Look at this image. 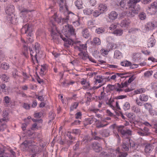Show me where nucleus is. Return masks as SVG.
<instances>
[{
  "mask_svg": "<svg viewBox=\"0 0 157 157\" xmlns=\"http://www.w3.org/2000/svg\"><path fill=\"white\" fill-rule=\"evenodd\" d=\"M127 74L126 73H117V76L118 77H120L121 78H126L128 77V76H126L125 75H126Z\"/></svg>",
  "mask_w": 157,
  "mask_h": 157,
  "instance_id": "052dcab7",
  "label": "nucleus"
},
{
  "mask_svg": "<svg viewBox=\"0 0 157 157\" xmlns=\"http://www.w3.org/2000/svg\"><path fill=\"white\" fill-rule=\"evenodd\" d=\"M75 4L78 9L82 7V0H77L75 2Z\"/></svg>",
  "mask_w": 157,
  "mask_h": 157,
  "instance_id": "2f4dec72",
  "label": "nucleus"
},
{
  "mask_svg": "<svg viewBox=\"0 0 157 157\" xmlns=\"http://www.w3.org/2000/svg\"><path fill=\"white\" fill-rule=\"evenodd\" d=\"M151 24V22H149L145 25V28L147 31H148L153 29Z\"/></svg>",
  "mask_w": 157,
  "mask_h": 157,
  "instance_id": "49530a36",
  "label": "nucleus"
},
{
  "mask_svg": "<svg viewBox=\"0 0 157 157\" xmlns=\"http://www.w3.org/2000/svg\"><path fill=\"white\" fill-rule=\"evenodd\" d=\"M29 50L30 52V55L32 60H33V57H34V58L36 60V61L38 63V61L37 59L36 56L38 53H36L34 49H33L32 48H29Z\"/></svg>",
  "mask_w": 157,
  "mask_h": 157,
  "instance_id": "dca6fc26",
  "label": "nucleus"
},
{
  "mask_svg": "<svg viewBox=\"0 0 157 157\" xmlns=\"http://www.w3.org/2000/svg\"><path fill=\"white\" fill-rule=\"evenodd\" d=\"M82 33L83 36L86 38H88L90 36V33L87 29H83L82 31Z\"/></svg>",
  "mask_w": 157,
  "mask_h": 157,
  "instance_id": "4be33fe9",
  "label": "nucleus"
},
{
  "mask_svg": "<svg viewBox=\"0 0 157 157\" xmlns=\"http://www.w3.org/2000/svg\"><path fill=\"white\" fill-rule=\"evenodd\" d=\"M131 7L134 6L138 2H140V0H129Z\"/></svg>",
  "mask_w": 157,
  "mask_h": 157,
  "instance_id": "79ce46f5",
  "label": "nucleus"
},
{
  "mask_svg": "<svg viewBox=\"0 0 157 157\" xmlns=\"http://www.w3.org/2000/svg\"><path fill=\"white\" fill-rule=\"evenodd\" d=\"M125 64L124 65L125 67L128 66H130L131 68H134V67H132V64L130 62L128 61H125Z\"/></svg>",
  "mask_w": 157,
  "mask_h": 157,
  "instance_id": "69168bd1",
  "label": "nucleus"
},
{
  "mask_svg": "<svg viewBox=\"0 0 157 157\" xmlns=\"http://www.w3.org/2000/svg\"><path fill=\"white\" fill-rule=\"evenodd\" d=\"M83 11L84 14L89 15L92 14L93 10L90 9H86L83 10Z\"/></svg>",
  "mask_w": 157,
  "mask_h": 157,
  "instance_id": "8fccbe9b",
  "label": "nucleus"
},
{
  "mask_svg": "<svg viewBox=\"0 0 157 157\" xmlns=\"http://www.w3.org/2000/svg\"><path fill=\"white\" fill-rule=\"evenodd\" d=\"M92 139L90 138L89 136H86L84 137L82 141V144L83 142H84V143H86L88 141H90Z\"/></svg>",
  "mask_w": 157,
  "mask_h": 157,
  "instance_id": "ea45409f",
  "label": "nucleus"
},
{
  "mask_svg": "<svg viewBox=\"0 0 157 157\" xmlns=\"http://www.w3.org/2000/svg\"><path fill=\"white\" fill-rule=\"evenodd\" d=\"M105 31V29L103 28H99L96 30V32L98 34L103 33Z\"/></svg>",
  "mask_w": 157,
  "mask_h": 157,
  "instance_id": "09e8293b",
  "label": "nucleus"
},
{
  "mask_svg": "<svg viewBox=\"0 0 157 157\" xmlns=\"http://www.w3.org/2000/svg\"><path fill=\"white\" fill-rule=\"evenodd\" d=\"M110 132L107 129H103L99 131V133L102 137H107L110 135Z\"/></svg>",
  "mask_w": 157,
  "mask_h": 157,
  "instance_id": "6ab92c4d",
  "label": "nucleus"
},
{
  "mask_svg": "<svg viewBox=\"0 0 157 157\" xmlns=\"http://www.w3.org/2000/svg\"><path fill=\"white\" fill-rule=\"evenodd\" d=\"M101 157H109V154L107 152L103 151L100 154Z\"/></svg>",
  "mask_w": 157,
  "mask_h": 157,
  "instance_id": "bf43d9fd",
  "label": "nucleus"
},
{
  "mask_svg": "<svg viewBox=\"0 0 157 157\" xmlns=\"http://www.w3.org/2000/svg\"><path fill=\"white\" fill-rule=\"evenodd\" d=\"M155 40H153L152 38L149 39L147 41V45L148 48L153 47L155 44Z\"/></svg>",
  "mask_w": 157,
  "mask_h": 157,
  "instance_id": "5701e85b",
  "label": "nucleus"
},
{
  "mask_svg": "<svg viewBox=\"0 0 157 157\" xmlns=\"http://www.w3.org/2000/svg\"><path fill=\"white\" fill-rule=\"evenodd\" d=\"M21 32L22 34H26L27 36H31L33 32L31 25L28 23L25 24L21 29Z\"/></svg>",
  "mask_w": 157,
  "mask_h": 157,
  "instance_id": "f03ea898",
  "label": "nucleus"
},
{
  "mask_svg": "<svg viewBox=\"0 0 157 157\" xmlns=\"http://www.w3.org/2000/svg\"><path fill=\"white\" fill-rule=\"evenodd\" d=\"M154 146L152 144H146L144 150L146 153H149L153 150Z\"/></svg>",
  "mask_w": 157,
  "mask_h": 157,
  "instance_id": "a211bd4d",
  "label": "nucleus"
},
{
  "mask_svg": "<svg viewBox=\"0 0 157 157\" xmlns=\"http://www.w3.org/2000/svg\"><path fill=\"white\" fill-rule=\"evenodd\" d=\"M122 53L118 50H116L114 52V57L117 59H120L122 57Z\"/></svg>",
  "mask_w": 157,
  "mask_h": 157,
  "instance_id": "72a5a7b5",
  "label": "nucleus"
},
{
  "mask_svg": "<svg viewBox=\"0 0 157 157\" xmlns=\"http://www.w3.org/2000/svg\"><path fill=\"white\" fill-rule=\"evenodd\" d=\"M59 10L60 11L63 12L64 7L67 10V6L65 0H60L59 3Z\"/></svg>",
  "mask_w": 157,
  "mask_h": 157,
  "instance_id": "aec40b11",
  "label": "nucleus"
},
{
  "mask_svg": "<svg viewBox=\"0 0 157 157\" xmlns=\"http://www.w3.org/2000/svg\"><path fill=\"white\" fill-rule=\"evenodd\" d=\"M101 13L99 10H95L93 13V15L94 17H97Z\"/></svg>",
  "mask_w": 157,
  "mask_h": 157,
  "instance_id": "3c124183",
  "label": "nucleus"
},
{
  "mask_svg": "<svg viewBox=\"0 0 157 157\" xmlns=\"http://www.w3.org/2000/svg\"><path fill=\"white\" fill-rule=\"evenodd\" d=\"M151 23L152 24V26L153 29L157 27V21H154Z\"/></svg>",
  "mask_w": 157,
  "mask_h": 157,
  "instance_id": "774afa93",
  "label": "nucleus"
},
{
  "mask_svg": "<svg viewBox=\"0 0 157 157\" xmlns=\"http://www.w3.org/2000/svg\"><path fill=\"white\" fill-rule=\"evenodd\" d=\"M128 155L127 152L123 153L120 152V149L118 148V151L117 152V157H126Z\"/></svg>",
  "mask_w": 157,
  "mask_h": 157,
  "instance_id": "7c9ffc66",
  "label": "nucleus"
},
{
  "mask_svg": "<svg viewBox=\"0 0 157 157\" xmlns=\"http://www.w3.org/2000/svg\"><path fill=\"white\" fill-rule=\"evenodd\" d=\"M153 72L152 71H147L144 73V76L146 77H149L152 75Z\"/></svg>",
  "mask_w": 157,
  "mask_h": 157,
  "instance_id": "6e6d98bb",
  "label": "nucleus"
},
{
  "mask_svg": "<svg viewBox=\"0 0 157 157\" xmlns=\"http://www.w3.org/2000/svg\"><path fill=\"white\" fill-rule=\"evenodd\" d=\"M113 33L117 36H120L122 35L123 31L121 29H116L113 31Z\"/></svg>",
  "mask_w": 157,
  "mask_h": 157,
  "instance_id": "e433bc0d",
  "label": "nucleus"
},
{
  "mask_svg": "<svg viewBox=\"0 0 157 157\" xmlns=\"http://www.w3.org/2000/svg\"><path fill=\"white\" fill-rule=\"evenodd\" d=\"M78 102H75L74 104L70 107L71 111H72L74 109H76L78 105Z\"/></svg>",
  "mask_w": 157,
  "mask_h": 157,
  "instance_id": "13d9d810",
  "label": "nucleus"
},
{
  "mask_svg": "<svg viewBox=\"0 0 157 157\" xmlns=\"http://www.w3.org/2000/svg\"><path fill=\"white\" fill-rule=\"evenodd\" d=\"M149 131V130L148 128L145 127L143 129H140V130L138 131L137 133L141 136H147L150 134Z\"/></svg>",
  "mask_w": 157,
  "mask_h": 157,
  "instance_id": "0eeeda50",
  "label": "nucleus"
},
{
  "mask_svg": "<svg viewBox=\"0 0 157 157\" xmlns=\"http://www.w3.org/2000/svg\"><path fill=\"white\" fill-rule=\"evenodd\" d=\"M12 75L13 77L15 79H17L18 77L20 76L18 74V71L17 69H13L12 71Z\"/></svg>",
  "mask_w": 157,
  "mask_h": 157,
  "instance_id": "bb28decb",
  "label": "nucleus"
},
{
  "mask_svg": "<svg viewBox=\"0 0 157 157\" xmlns=\"http://www.w3.org/2000/svg\"><path fill=\"white\" fill-rule=\"evenodd\" d=\"M139 18L141 20H145L146 18V15L144 12H141L139 15Z\"/></svg>",
  "mask_w": 157,
  "mask_h": 157,
  "instance_id": "a19ab883",
  "label": "nucleus"
},
{
  "mask_svg": "<svg viewBox=\"0 0 157 157\" xmlns=\"http://www.w3.org/2000/svg\"><path fill=\"white\" fill-rule=\"evenodd\" d=\"M94 120L95 121V122L97 121V120L95 119V118L90 117L86 120V123L87 124H91L93 123Z\"/></svg>",
  "mask_w": 157,
  "mask_h": 157,
  "instance_id": "cd10ccee",
  "label": "nucleus"
},
{
  "mask_svg": "<svg viewBox=\"0 0 157 157\" xmlns=\"http://www.w3.org/2000/svg\"><path fill=\"white\" fill-rule=\"evenodd\" d=\"M130 139H128L127 141L123 142L122 144V150L124 151H128L129 145H130Z\"/></svg>",
  "mask_w": 157,
  "mask_h": 157,
  "instance_id": "4468645a",
  "label": "nucleus"
},
{
  "mask_svg": "<svg viewBox=\"0 0 157 157\" xmlns=\"http://www.w3.org/2000/svg\"><path fill=\"white\" fill-rule=\"evenodd\" d=\"M94 44L96 45H99L101 44V41L99 38L96 37L94 39Z\"/></svg>",
  "mask_w": 157,
  "mask_h": 157,
  "instance_id": "de8ad7c7",
  "label": "nucleus"
},
{
  "mask_svg": "<svg viewBox=\"0 0 157 157\" xmlns=\"http://www.w3.org/2000/svg\"><path fill=\"white\" fill-rule=\"evenodd\" d=\"M109 46L111 50L115 49L117 48V45L113 43L109 44Z\"/></svg>",
  "mask_w": 157,
  "mask_h": 157,
  "instance_id": "338daca9",
  "label": "nucleus"
},
{
  "mask_svg": "<svg viewBox=\"0 0 157 157\" xmlns=\"http://www.w3.org/2000/svg\"><path fill=\"white\" fill-rule=\"evenodd\" d=\"M143 105L144 106L145 108L148 110L151 109L152 107L151 104L149 103H144Z\"/></svg>",
  "mask_w": 157,
  "mask_h": 157,
  "instance_id": "c03bdc74",
  "label": "nucleus"
},
{
  "mask_svg": "<svg viewBox=\"0 0 157 157\" xmlns=\"http://www.w3.org/2000/svg\"><path fill=\"white\" fill-rule=\"evenodd\" d=\"M127 116V117L131 121H134L135 119L136 116L135 114L133 113H128Z\"/></svg>",
  "mask_w": 157,
  "mask_h": 157,
  "instance_id": "c85d7f7f",
  "label": "nucleus"
},
{
  "mask_svg": "<svg viewBox=\"0 0 157 157\" xmlns=\"http://www.w3.org/2000/svg\"><path fill=\"white\" fill-rule=\"evenodd\" d=\"M7 127L6 124L3 123L0 126V131H3Z\"/></svg>",
  "mask_w": 157,
  "mask_h": 157,
  "instance_id": "0e129e2a",
  "label": "nucleus"
},
{
  "mask_svg": "<svg viewBox=\"0 0 157 157\" xmlns=\"http://www.w3.org/2000/svg\"><path fill=\"white\" fill-rule=\"evenodd\" d=\"M62 32L67 38L75 37V29L71 25L67 24L63 27Z\"/></svg>",
  "mask_w": 157,
  "mask_h": 157,
  "instance_id": "f257e3e1",
  "label": "nucleus"
},
{
  "mask_svg": "<svg viewBox=\"0 0 157 157\" xmlns=\"http://www.w3.org/2000/svg\"><path fill=\"white\" fill-rule=\"evenodd\" d=\"M101 76L100 75H98L96 76V78H95V84H96L97 82L98 83H100L103 81V80L101 78Z\"/></svg>",
  "mask_w": 157,
  "mask_h": 157,
  "instance_id": "a18cd8bd",
  "label": "nucleus"
},
{
  "mask_svg": "<svg viewBox=\"0 0 157 157\" xmlns=\"http://www.w3.org/2000/svg\"><path fill=\"white\" fill-rule=\"evenodd\" d=\"M98 10L103 13L104 11H105L107 10V7L106 5L103 4H100L98 7Z\"/></svg>",
  "mask_w": 157,
  "mask_h": 157,
  "instance_id": "b1692460",
  "label": "nucleus"
},
{
  "mask_svg": "<svg viewBox=\"0 0 157 157\" xmlns=\"http://www.w3.org/2000/svg\"><path fill=\"white\" fill-rule=\"evenodd\" d=\"M129 2V0H122L120 2V5L121 7L127 9L131 7Z\"/></svg>",
  "mask_w": 157,
  "mask_h": 157,
  "instance_id": "9b49d317",
  "label": "nucleus"
},
{
  "mask_svg": "<svg viewBox=\"0 0 157 157\" xmlns=\"http://www.w3.org/2000/svg\"><path fill=\"white\" fill-rule=\"evenodd\" d=\"M117 14L114 11L111 12L109 14V18L112 20H113L116 19L117 18Z\"/></svg>",
  "mask_w": 157,
  "mask_h": 157,
  "instance_id": "412c9836",
  "label": "nucleus"
},
{
  "mask_svg": "<svg viewBox=\"0 0 157 157\" xmlns=\"http://www.w3.org/2000/svg\"><path fill=\"white\" fill-rule=\"evenodd\" d=\"M145 91V90L144 89L141 88L140 89L134 91L135 93L136 94H141L142 93L144 92Z\"/></svg>",
  "mask_w": 157,
  "mask_h": 157,
  "instance_id": "4d7b16f0",
  "label": "nucleus"
},
{
  "mask_svg": "<svg viewBox=\"0 0 157 157\" xmlns=\"http://www.w3.org/2000/svg\"><path fill=\"white\" fill-rule=\"evenodd\" d=\"M139 99L141 101L146 102L148 100V97L147 95L142 94L140 96Z\"/></svg>",
  "mask_w": 157,
  "mask_h": 157,
  "instance_id": "a878e982",
  "label": "nucleus"
},
{
  "mask_svg": "<svg viewBox=\"0 0 157 157\" xmlns=\"http://www.w3.org/2000/svg\"><path fill=\"white\" fill-rule=\"evenodd\" d=\"M32 11V10H28L26 8H24L21 11L20 14L21 15H25L29 12H31Z\"/></svg>",
  "mask_w": 157,
  "mask_h": 157,
  "instance_id": "4c0bfd02",
  "label": "nucleus"
},
{
  "mask_svg": "<svg viewBox=\"0 0 157 157\" xmlns=\"http://www.w3.org/2000/svg\"><path fill=\"white\" fill-rule=\"evenodd\" d=\"M118 132H120L123 136H130L132 131L130 129H125L124 126L120 125L118 127Z\"/></svg>",
  "mask_w": 157,
  "mask_h": 157,
  "instance_id": "7ed1b4c3",
  "label": "nucleus"
},
{
  "mask_svg": "<svg viewBox=\"0 0 157 157\" xmlns=\"http://www.w3.org/2000/svg\"><path fill=\"white\" fill-rule=\"evenodd\" d=\"M60 37L62 40L65 42V45L67 47H69V45H73L74 44H75V43L76 41H74L72 40V39L74 38L73 37H71V38L65 37L62 35H60Z\"/></svg>",
  "mask_w": 157,
  "mask_h": 157,
  "instance_id": "20e7f679",
  "label": "nucleus"
},
{
  "mask_svg": "<svg viewBox=\"0 0 157 157\" xmlns=\"http://www.w3.org/2000/svg\"><path fill=\"white\" fill-rule=\"evenodd\" d=\"M118 151V148H117L115 150L113 151L112 153L109 154V157H117V152Z\"/></svg>",
  "mask_w": 157,
  "mask_h": 157,
  "instance_id": "37998d69",
  "label": "nucleus"
},
{
  "mask_svg": "<svg viewBox=\"0 0 157 157\" xmlns=\"http://www.w3.org/2000/svg\"><path fill=\"white\" fill-rule=\"evenodd\" d=\"M32 48L34 49L36 53H37L38 54L39 53L40 49V44L38 43H35L34 45H33Z\"/></svg>",
  "mask_w": 157,
  "mask_h": 157,
  "instance_id": "393cba45",
  "label": "nucleus"
},
{
  "mask_svg": "<svg viewBox=\"0 0 157 157\" xmlns=\"http://www.w3.org/2000/svg\"><path fill=\"white\" fill-rule=\"evenodd\" d=\"M129 11L127 13V15L130 17H134L135 15L138 13V11L135 10L134 8V6L128 8Z\"/></svg>",
  "mask_w": 157,
  "mask_h": 157,
  "instance_id": "f8f14e48",
  "label": "nucleus"
},
{
  "mask_svg": "<svg viewBox=\"0 0 157 157\" xmlns=\"http://www.w3.org/2000/svg\"><path fill=\"white\" fill-rule=\"evenodd\" d=\"M129 22L128 21H127L126 19L122 21L121 23V26L122 27H126L129 25Z\"/></svg>",
  "mask_w": 157,
  "mask_h": 157,
  "instance_id": "58836bf2",
  "label": "nucleus"
},
{
  "mask_svg": "<svg viewBox=\"0 0 157 157\" xmlns=\"http://www.w3.org/2000/svg\"><path fill=\"white\" fill-rule=\"evenodd\" d=\"M75 43V45L74 48L75 49L78 50L80 52H82L83 50L86 49V44H82L80 41H76Z\"/></svg>",
  "mask_w": 157,
  "mask_h": 157,
  "instance_id": "423d86ee",
  "label": "nucleus"
},
{
  "mask_svg": "<svg viewBox=\"0 0 157 157\" xmlns=\"http://www.w3.org/2000/svg\"><path fill=\"white\" fill-rule=\"evenodd\" d=\"M3 101L4 103L8 105L11 101V98L8 96H6L4 97Z\"/></svg>",
  "mask_w": 157,
  "mask_h": 157,
  "instance_id": "f704fd0d",
  "label": "nucleus"
},
{
  "mask_svg": "<svg viewBox=\"0 0 157 157\" xmlns=\"http://www.w3.org/2000/svg\"><path fill=\"white\" fill-rule=\"evenodd\" d=\"M80 131L78 129H75L73 130L72 133L75 135H79L80 134Z\"/></svg>",
  "mask_w": 157,
  "mask_h": 157,
  "instance_id": "680f3d73",
  "label": "nucleus"
},
{
  "mask_svg": "<svg viewBox=\"0 0 157 157\" xmlns=\"http://www.w3.org/2000/svg\"><path fill=\"white\" fill-rule=\"evenodd\" d=\"M70 16H68V17H67L66 18H61L60 17L56 16L55 15L53 17V19L54 21L56 22L58 24L62 23L63 24L64 22H67V20L69 19Z\"/></svg>",
  "mask_w": 157,
  "mask_h": 157,
  "instance_id": "1a4fd4ad",
  "label": "nucleus"
},
{
  "mask_svg": "<svg viewBox=\"0 0 157 157\" xmlns=\"http://www.w3.org/2000/svg\"><path fill=\"white\" fill-rule=\"evenodd\" d=\"M130 107V104L128 102H126L124 105V108L125 110L129 109Z\"/></svg>",
  "mask_w": 157,
  "mask_h": 157,
  "instance_id": "864d4df0",
  "label": "nucleus"
},
{
  "mask_svg": "<svg viewBox=\"0 0 157 157\" xmlns=\"http://www.w3.org/2000/svg\"><path fill=\"white\" fill-rule=\"evenodd\" d=\"M136 77L134 76V75H132L131 77L128 80V83H130L132 82L134 79Z\"/></svg>",
  "mask_w": 157,
  "mask_h": 157,
  "instance_id": "e2e57ef3",
  "label": "nucleus"
},
{
  "mask_svg": "<svg viewBox=\"0 0 157 157\" xmlns=\"http://www.w3.org/2000/svg\"><path fill=\"white\" fill-rule=\"evenodd\" d=\"M108 124V123L103 124L100 121H98L96 124V127L97 128H102L106 126Z\"/></svg>",
  "mask_w": 157,
  "mask_h": 157,
  "instance_id": "473e14b6",
  "label": "nucleus"
},
{
  "mask_svg": "<svg viewBox=\"0 0 157 157\" xmlns=\"http://www.w3.org/2000/svg\"><path fill=\"white\" fill-rule=\"evenodd\" d=\"M34 142L32 140H26L24 142L21 144V147L25 148H29L30 147L33 146H35Z\"/></svg>",
  "mask_w": 157,
  "mask_h": 157,
  "instance_id": "6e6552de",
  "label": "nucleus"
},
{
  "mask_svg": "<svg viewBox=\"0 0 157 157\" xmlns=\"http://www.w3.org/2000/svg\"><path fill=\"white\" fill-rule=\"evenodd\" d=\"M107 87L111 91L115 90L117 92H120L122 91L123 90L122 89L118 88V86H117V84L115 85L109 84L107 85Z\"/></svg>",
  "mask_w": 157,
  "mask_h": 157,
  "instance_id": "f3484780",
  "label": "nucleus"
},
{
  "mask_svg": "<svg viewBox=\"0 0 157 157\" xmlns=\"http://www.w3.org/2000/svg\"><path fill=\"white\" fill-rule=\"evenodd\" d=\"M72 17L71 19L72 21H74L79 20V18L78 16L75 15L74 14H72Z\"/></svg>",
  "mask_w": 157,
  "mask_h": 157,
  "instance_id": "603ef678",
  "label": "nucleus"
},
{
  "mask_svg": "<svg viewBox=\"0 0 157 157\" xmlns=\"http://www.w3.org/2000/svg\"><path fill=\"white\" fill-rule=\"evenodd\" d=\"M91 147L96 152H99L102 150L101 145L97 142H94L92 144Z\"/></svg>",
  "mask_w": 157,
  "mask_h": 157,
  "instance_id": "9d476101",
  "label": "nucleus"
},
{
  "mask_svg": "<svg viewBox=\"0 0 157 157\" xmlns=\"http://www.w3.org/2000/svg\"><path fill=\"white\" fill-rule=\"evenodd\" d=\"M157 9V3L156 1L151 3V6L149 8V10L152 12H151V14H155L156 11Z\"/></svg>",
  "mask_w": 157,
  "mask_h": 157,
  "instance_id": "2eb2a0df",
  "label": "nucleus"
},
{
  "mask_svg": "<svg viewBox=\"0 0 157 157\" xmlns=\"http://www.w3.org/2000/svg\"><path fill=\"white\" fill-rule=\"evenodd\" d=\"M14 6L11 5H8L6 8V12L9 15H11L14 12Z\"/></svg>",
  "mask_w": 157,
  "mask_h": 157,
  "instance_id": "ddd939ff",
  "label": "nucleus"
},
{
  "mask_svg": "<svg viewBox=\"0 0 157 157\" xmlns=\"http://www.w3.org/2000/svg\"><path fill=\"white\" fill-rule=\"evenodd\" d=\"M132 110L133 112L136 113L140 114L141 113V110L140 108L135 106H133L132 107Z\"/></svg>",
  "mask_w": 157,
  "mask_h": 157,
  "instance_id": "c756f323",
  "label": "nucleus"
},
{
  "mask_svg": "<svg viewBox=\"0 0 157 157\" xmlns=\"http://www.w3.org/2000/svg\"><path fill=\"white\" fill-rule=\"evenodd\" d=\"M92 134L93 138L95 140H99L102 139L101 137L98 136L97 133L96 132H92Z\"/></svg>",
  "mask_w": 157,
  "mask_h": 157,
  "instance_id": "c9c22d12",
  "label": "nucleus"
},
{
  "mask_svg": "<svg viewBox=\"0 0 157 157\" xmlns=\"http://www.w3.org/2000/svg\"><path fill=\"white\" fill-rule=\"evenodd\" d=\"M2 79L6 82H8L9 80V77L7 75L5 74H3L2 75Z\"/></svg>",
  "mask_w": 157,
  "mask_h": 157,
  "instance_id": "5fc2aeb1",
  "label": "nucleus"
},
{
  "mask_svg": "<svg viewBox=\"0 0 157 157\" xmlns=\"http://www.w3.org/2000/svg\"><path fill=\"white\" fill-rule=\"evenodd\" d=\"M139 144L137 143H136L134 141H130V147L131 149H132L133 152H136L140 151V149L139 147Z\"/></svg>",
  "mask_w": 157,
  "mask_h": 157,
  "instance_id": "39448f33",
  "label": "nucleus"
}]
</instances>
